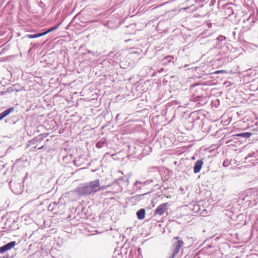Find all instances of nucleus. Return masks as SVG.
<instances>
[{"mask_svg":"<svg viewBox=\"0 0 258 258\" xmlns=\"http://www.w3.org/2000/svg\"><path fill=\"white\" fill-rule=\"evenodd\" d=\"M138 218L140 220H143L145 217V210L141 209L137 212Z\"/></svg>","mask_w":258,"mask_h":258,"instance_id":"423d86ee","label":"nucleus"},{"mask_svg":"<svg viewBox=\"0 0 258 258\" xmlns=\"http://www.w3.org/2000/svg\"><path fill=\"white\" fill-rule=\"evenodd\" d=\"M226 73V71L225 70H219V71H217L215 72L214 74H219L220 73Z\"/></svg>","mask_w":258,"mask_h":258,"instance_id":"f8f14e48","label":"nucleus"},{"mask_svg":"<svg viewBox=\"0 0 258 258\" xmlns=\"http://www.w3.org/2000/svg\"><path fill=\"white\" fill-rule=\"evenodd\" d=\"M16 245L15 241H12L0 247V253H3L6 251L12 249Z\"/></svg>","mask_w":258,"mask_h":258,"instance_id":"20e7f679","label":"nucleus"},{"mask_svg":"<svg viewBox=\"0 0 258 258\" xmlns=\"http://www.w3.org/2000/svg\"><path fill=\"white\" fill-rule=\"evenodd\" d=\"M44 36L43 33H37L35 34H28L25 37L30 39L38 38Z\"/></svg>","mask_w":258,"mask_h":258,"instance_id":"0eeeda50","label":"nucleus"},{"mask_svg":"<svg viewBox=\"0 0 258 258\" xmlns=\"http://www.w3.org/2000/svg\"><path fill=\"white\" fill-rule=\"evenodd\" d=\"M106 186H100L98 179L80 184L75 190V193L79 197H82L95 192L100 189H104Z\"/></svg>","mask_w":258,"mask_h":258,"instance_id":"f257e3e1","label":"nucleus"},{"mask_svg":"<svg viewBox=\"0 0 258 258\" xmlns=\"http://www.w3.org/2000/svg\"><path fill=\"white\" fill-rule=\"evenodd\" d=\"M192 210L194 211V212L195 213H197V212H199V211L200 210L199 205L197 204H194Z\"/></svg>","mask_w":258,"mask_h":258,"instance_id":"9d476101","label":"nucleus"},{"mask_svg":"<svg viewBox=\"0 0 258 258\" xmlns=\"http://www.w3.org/2000/svg\"><path fill=\"white\" fill-rule=\"evenodd\" d=\"M58 26H59V25H57L56 26H54V27L48 29L47 31L43 32L44 35L47 34L48 33H50L51 32H52V31L55 30L56 29H57L58 28Z\"/></svg>","mask_w":258,"mask_h":258,"instance_id":"1a4fd4ad","label":"nucleus"},{"mask_svg":"<svg viewBox=\"0 0 258 258\" xmlns=\"http://www.w3.org/2000/svg\"><path fill=\"white\" fill-rule=\"evenodd\" d=\"M174 239H178V237H174Z\"/></svg>","mask_w":258,"mask_h":258,"instance_id":"4468645a","label":"nucleus"},{"mask_svg":"<svg viewBox=\"0 0 258 258\" xmlns=\"http://www.w3.org/2000/svg\"><path fill=\"white\" fill-rule=\"evenodd\" d=\"M13 110V108H9L8 109H6V110L2 112L5 115V116H6L7 115H8Z\"/></svg>","mask_w":258,"mask_h":258,"instance_id":"9b49d317","label":"nucleus"},{"mask_svg":"<svg viewBox=\"0 0 258 258\" xmlns=\"http://www.w3.org/2000/svg\"><path fill=\"white\" fill-rule=\"evenodd\" d=\"M203 165V162L202 160H198L195 164L194 167V172L195 173L199 172Z\"/></svg>","mask_w":258,"mask_h":258,"instance_id":"39448f33","label":"nucleus"},{"mask_svg":"<svg viewBox=\"0 0 258 258\" xmlns=\"http://www.w3.org/2000/svg\"><path fill=\"white\" fill-rule=\"evenodd\" d=\"M5 116V115L3 113V112H1L0 113V120L3 119Z\"/></svg>","mask_w":258,"mask_h":258,"instance_id":"ddd939ff","label":"nucleus"},{"mask_svg":"<svg viewBox=\"0 0 258 258\" xmlns=\"http://www.w3.org/2000/svg\"><path fill=\"white\" fill-rule=\"evenodd\" d=\"M183 242L181 240H178L177 242L173 245V253L172 258L174 256L179 252L180 248L183 246Z\"/></svg>","mask_w":258,"mask_h":258,"instance_id":"f03ea898","label":"nucleus"},{"mask_svg":"<svg viewBox=\"0 0 258 258\" xmlns=\"http://www.w3.org/2000/svg\"><path fill=\"white\" fill-rule=\"evenodd\" d=\"M251 133H243L237 134L235 136H237V137H244V138H248L251 136Z\"/></svg>","mask_w":258,"mask_h":258,"instance_id":"6e6552de","label":"nucleus"},{"mask_svg":"<svg viewBox=\"0 0 258 258\" xmlns=\"http://www.w3.org/2000/svg\"><path fill=\"white\" fill-rule=\"evenodd\" d=\"M167 203L161 204L155 210V213L159 216H161L167 209Z\"/></svg>","mask_w":258,"mask_h":258,"instance_id":"7ed1b4c3","label":"nucleus"}]
</instances>
